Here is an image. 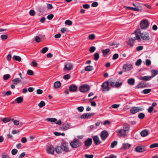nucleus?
<instances>
[{"label": "nucleus", "mask_w": 158, "mask_h": 158, "mask_svg": "<svg viewBox=\"0 0 158 158\" xmlns=\"http://www.w3.org/2000/svg\"><path fill=\"white\" fill-rule=\"evenodd\" d=\"M135 36L133 38H135V40H140V36L139 35H137L136 34V33H139L140 32V30L139 29H137L135 31Z\"/></svg>", "instance_id": "30"}, {"label": "nucleus", "mask_w": 158, "mask_h": 158, "mask_svg": "<svg viewBox=\"0 0 158 158\" xmlns=\"http://www.w3.org/2000/svg\"><path fill=\"white\" fill-rule=\"evenodd\" d=\"M101 51L103 54V56H106L107 55L108 53L110 52V50L109 48H107L105 50H102Z\"/></svg>", "instance_id": "28"}, {"label": "nucleus", "mask_w": 158, "mask_h": 158, "mask_svg": "<svg viewBox=\"0 0 158 158\" xmlns=\"http://www.w3.org/2000/svg\"><path fill=\"white\" fill-rule=\"evenodd\" d=\"M55 149L53 147H48L47 149V152L49 154H53L54 152Z\"/></svg>", "instance_id": "14"}, {"label": "nucleus", "mask_w": 158, "mask_h": 158, "mask_svg": "<svg viewBox=\"0 0 158 158\" xmlns=\"http://www.w3.org/2000/svg\"><path fill=\"white\" fill-rule=\"evenodd\" d=\"M85 157L86 158H93L94 157V155H88L85 154Z\"/></svg>", "instance_id": "62"}, {"label": "nucleus", "mask_w": 158, "mask_h": 158, "mask_svg": "<svg viewBox=\"0 0 158 158\" xmlns=\"http://www.w3.org/2000/svg\"><path fill=\"white\" fill-rule=\"evenodd\" d=\"M118 142L116 141H113L111 144V148H114L115 146L117 144Z\"/></svg>", "instance_id": "42"}, {"label": "nucleus", "mask_w": 158, "mask_h": 158, "mask_svg": "<svg viewBox=\"0 0 158 158\" xmlns=\"http://www.w3.org/2000/svg\"><path fill=\"white\" fill-rule=\"evenodd\" d=\"M65 23L67 25L70 26L72 24V22L69 20H67L65 21Z\"/></svg>", "instance_id": "50"}, {"label": "nucleus", "mask_w": 158, "mask_h": 158, "mask_svg": "<svg viewBox=\"0 0 158 158\" xmlns=\"http://www.w3.org/2000/svg\"><path fill=\"white\" fill-rule=\"evenodd\" d=\"M95 36L94 34H92L89 35L88 37V38L89 40H93L95 38Z\"/></svg>", "instance_id": "40"}, {"label": "nucleus", "mask_w": 158, "mask_h": 158, "mask_svg": "<svg viewBox=\"0 0 158 158\" xmlns=\"http://www.w3.org/2000/svg\"><path fill=\"white\" fill-rule=\"evenodd\" d=\"M140 35L142 39L144 40H148L150 39L149 34L147 32H144L141 33Z\"/></svg>", "instance_id": "9"}, {"label": "nucleus", "mask_w": 158, "mask_h": 158, "mask_svg": "<svg viewBox=\"0 0 158 158\" xmlns=\"http://www.w3.org/2000/svg\"><path fill=\"white\" fill-rule=\"evenodd\" d=\"M61 146L63 151L66 152H69V149L67 143L63 141L61 143Z\"/></svg>", "instance_id": "7"}, {"label": "nucleus", "mask_w": 158, "mask_h": 158, "mask_svg": "<svg viewBox=\"0 0 158 158\" xmlns=\"http://www.w3.org/2000/svg\"><path fill=\"white\" fill-rule=\"evenodd\" d=\"M94 59L95 60L97 61L99 58V55L98 53H95L94 55Z\"/></svg>", "instance_id": "39"}, {"label": "nucleus", "mask_w": 158, "mask_h": 158, "mask_svg": "<svg viewBox=\"0 0 158 158\" xmlns=\"http://www.w3.org/2000/svg\"><path fill=\"white\" fill-rule=\"evenodd\" d=\"M148 130L147 129L143 130L140 133V134L143 137H144L148 135Z\"/></svg>", "instance_id": "24"}, {"label": "nucleus", "mask_w": 158, "mask_h": 158, "mask_svg": "<svg viewBox=\"0 0 158 158\" xmlns=\"http://www.w3.org/2000/svg\"><path fill=\"white\" fill-rule=\"evenodd\" d=\"M93 67L92 66H88L86 67L85 68V70L86 71H89L93 70Z\"/></svg>", "instance_id": "33"}, {"label": "nucleus", "mask_w": 158, "mask_h": 158, "mask_svg": "<svg viewBox=\"0 0 158 158\" xmlns=\"http://www.w3.org/2000/svg\"><path fill=\"white\" fill-rule=\"evenodd\" d=\"M48 50V48L47 47H45L44 48L41 50V52L42 53H45Z\"/></svg>", "instance_id": "49"}, {"label": "nucleus", "mask_w": 158, "mask_h": 158, "mask_svg": "<svg viewBox=\"0 0 158 158\" xmlns=\"http://www.w3.org/2000/svg\"><path fill=\"white\" fill-rule=\"evenodd\" d=\"M29 14L31 16H34L35 15V12L33 10H31L29 12Z\"/></svg>", "instance_id": "64"}, {"label": "nucleus", "mask_w": 158, "mask_h": 158, "mask_svg": "<svg viewBox=\"0 0 158 158\" xmlns=\"http://www.w3.org/2000/svg\"><path fill=\"white\" fill-rule=\"evenodd\" d=\"M145 116V114L143 113H141L138 115V118L141 119H143Z\"/></svg>", "instance_id": "45"}, {"label": "nucleus", "mask_w": 158, "mask_h": 158, "mask_svg": "<svg viewBox=\"0 0 158 158\" xmlns=\"http://www.w3.org/2000/svg\"><path fill=\"white\" fill-rule=\"evenodd\" d=\"M141 60L140 59H139L135 62V65L137 66H139L141 64Z\"/></svg>", "instance_id": "53"}, {"label": "nucleus", "mask_w": 158, "mask_h": 158, "mask_svg": "<svg viewBox=\"0 0 158 158\" xmlns=\"http://www.w3.org/2000/svg\"><path fill=\"white\" fill-rule=\"evenodd\" d=\"M21 82V80L19 78H16L14 79L12 81V83L15 85H17Z\"/></svg>", "instance_id": "25"}, {"label": "nucleus", "mask_w": 158, "mask_h": 158, "mask_svg": "<svg viewBox=\"0 0 158 158\" xmlns=\"http://www.w3.org/2000/svg\"><path fill=\"white\" fill-rule=\"evenodd\" d=\"M13 58L15 60L18 61H20L21 60V58L20 56H18L15 55L13 56Z\"/></svg>", "instance_id": "36"}, {"label": "nucleus", "mask_w": 158, "mask_h": 158, "mask_svg": "<svg viewBox=\"0 0 158 158\" xmlns=\"http://www.w3.org/2000/svg\"><path fill=\"white\" fill-rule=\"evenodd\" d=\"M61 85V83L59 81L55 82L54 83V86L56 88H59Z\"/></svg>", "instance_id": "31"}, {"label": "nucleus", "mask_w": 158, "mask_h": 158, "mask_svg": "<svg viewBox=\"0 0 158 158\" xmlns=\"http://www.w3.org/2000/svg\"><path fill=\"white\" fill-rule=\"evenodd\" d=\"M18 152V150L16 149H14L11 151V153L12 155H15Z\"/></svg>", "instance_id": "55"}, {"label": "nucleus", "mask_w": 158, "mask_h": 158, "mask_svg": "<svg viewBox=\"0 0 158 158\" xmlns=\"http://www.w3.org/2000/svg\"><path fill=\"white\" fill-rule=\"evenodd\" d=\"M118 57V54L117 53L114 54L113 56V60H116L117 59Z\"/></svg>", "instance_id": "60"}, {"label": "nucleus", "mask_w": 158, "mask_h": 158, "mask_svg": "<svg viewBox=\"0 0 158 158\" xmlns=\"http://www.w3.org/2000/svg\"><path fill=\"white\" fill-rule=\"evenodd\" d=\"M77 89V87L75 85H72L69 87V89L71 92H74L76 91Z\"/></svg>", "instance_id": "20"}, {"label": "nucleus", "mask_w": 158, "mask_h": 158, "mask_svg": "<svg viewBox=\"0 0 158 158\" xmlns=\"http://www.w3.org/2000/svg\"><path fill=\"white\" fill-rule=\"evenodd\" d=\"M133 5L135 7L126 6L125 8H129V9L131 10L135 11H138L139 10V9L138 8L137 6H136L135 5V4L133 3Z\"/></svg>", "instance_id": "23"}, {"label": "nucleus", "mask_w": 158, "mask_h": 158, "mask_svg": "<svg viewBox=\"0 0 158 158\" xmlns=\"http://www.w3.org/2000/svg\"><path fill=\"white\" fill-rule=\"evenodd\" d=\"M123 69L125 71H130L133 68V65L132 64H126L123 65Z\"/></svg>", "instance_id": "11"}, {"label": "nucleus", "mask_w": 158, "mask_h": 158, "mask_svg": "<svg viewBox=\"0 0 158 158\" xmlns=\"http://www.w3.org/2000/svg\"><path fill=\"white\" fill-rule=\"evenodd\" d=\"M146 86L144 83L141 82L139 83L135 87L136 89H139L141 88H144Z\"/></svg>", "instance_id": "18"}, {"label": "nucleus", "mask_w": 158, "mask_h": 158, "mask_svg": "<svg viewBox=\"0 0 158 158\" xmlns=\"http://www.w3.org/2000/svg\"><path fill=\"white\" fill-rule=\"evenodd\" d=\"M92 139H87L85 141V145L86 147L89 146L92 144Z\"/></svg>", "instance_id": "16"}, {"label": "nucleus", "mask_w": 158, "mask_h": 158, "mask_svg": "<svg viewBox=\"0 0 158 158\" xmlns=\"http://www.w3.org/2000/svg\"><path fill=\"white\" fill-rule=\"evenodd\" d=\"M45 103L43 101H41L38 104V106L40 108H42L45 106Z\"/></svg>", "instance_id": "41"}, {"label": "nucleus", "mask_w": 158, "mask_h": 158, "mask_svg": "<svg viewBox=\"0 0 158 158\" xmlns=\"http://www.w3.org/2000/svg\"><path fill=\"white\" fill-rule=\"evenodd\" d=\"M152 78L150 76H145L142 77H139V79L141 80L144 81H147L149 80Z\"/></svg>", "instance_id": "17"}, {"label": "nucleus", "mask_w": 158, "mask_h": 158, "mask_svg": "<svg viewBox=\"0 0 158 158\" xmlns=\"http://www.w3.org/2000/svg\"><path fill=\"white\" fill-rule=\"evenodd\" d=\"M48 122H54L56 124L60 125L61 124V121L60 119L57 121V119L55 118H49L46 119Z\"/></svg>", "instance_id": "10"}, {"label": "nucleus", "mask_w": 158, "mask_h": 158, "mask_svg": "<svg viewBox=\"0 0 158 158\" xmlns=\"http://www.w3.org/2000/svg\"><path fill=\"white\" fill-rule=\"evenodd\" d=\"M55 135L56 136H59L60 135H62V136H64L65 134L64 133H61L60 132H55L54 133Z\"/></svg>", "instance_id": "51"}, {"label": "nucleus", "mask_w": 158, "mask_h": 158, "mask_svg": "<svg viewBox=\"0 0 158 158\" xmlns=\"http://www.w3.org/2000/svg\"><path fill=\"white\" fill-rule=\"evenodd\" d=\"M120 106L119 104H114L112 105L110 107V109L111 108L114 109H116L118 108Z\"/></svg>", "instance_id": "47"}, {"label": "nucleus", "mask_w": 158, "mask_h": 158, "mask_svg": "<svg viewBox=\"0 0 158 158\" xmlns=\"http://www.w3.org/2000/svg\"><path fill=\"white\" fill-rule=\"evenodd\" d=\"M152 76H150L152 78L156 75L158 73V71L157 70H152L151 71Z\"/></svg>", "instance_id": "32"}, {"label": "nucleus", "mask_w": 158, "mask_h": 158, "mask_svg": "<svg viewBox=\"0 0 158 158\" xmlns=\"http://www.w3.org/2000/svg\"><path fill=\"white\" fill-rule=\"evenodd\" d=\"M135 40V38L129 39L128 41V44L131 46H132L134 44V41Z\"/></svg>", "instance_id": "22"}, {"label": "nucleus", "mask_w": 158, "mask_h": 158, "mask_svg": "<svg viewBox=\"0 0 158 158\" xmlns=\"http://www.w3.org/2000/svg\"><path fill=\"white\" fill-rule=\"evenodd\" d=\"M149 26L148 22L147 19L142 20L140 23V27L141 29H145Z\"/></svg>", "instance_id": "4"}, {"label": "nucleus", "mask_w": 158, "mask_h": 158, "mask_svg": "<svg viewBox=\"0 0 158 158\" xmlns=\"http://www.w3.org/2000/svg\"><path fill=\"white\" fill-rule=\"evenodd\" d=\"M70 144L72 148H76L81 146V142L78 139H74L70 143Z\"/></svg>", "instance_id": "2"}, {"label": "nucleus", "mask_w": 158, "mask_h": 158, "mask_svg": "<svg viewBox=\"0 0 158 158\" xmlns=\"http://www.w3.org/2000/svg\"><path fill=\"white\" fill-rule=\"evenodd\" d=\"M89 86L87 84H85L80 86V91L82 93H85L88 91L90 89Z\"/></svg>", "instance_id": "3"}, {"label": "nucleus", "mask_w": 158, "mask_h": 158, "mask_svg": "<svg viewBox=\"0 0 158 158\" xmlns=\"http://www.w3.org/2000/svg\"><path fill=\"white\" fill-rule=\"evenodd\" d=\"M135 151L137 152H142L146 151V149L144 146L139 145L137 146L135 148Z\"/></svg>", "instance_id": "8"}, {"label": "nucleus", "mask_w": 158, "mask_h": 158, "mask_svg": "<svg viewBox=\"0 0 158 158\" xmlns=\"http://www.w3.org/2000/svg\"><path fill=\"white\" fill-rule=\"evenodd\" d=\"M13 122L14 124L16 126H18L19 124V123L18 120H15L14 119L12 121Z\"/></svg>", "instance_id": "56"}, {"label": "nucleus", "mask_w": 158, "mask_h": 158, "mask_svg": "<svg viewBox=\"0 0 158 158\" xmlns=\"http://www.w3.org/2000/svg\"><path fill=\"white\" fill-rule=\"evenodd\" d=\"M55 150L56 152L58 154L61 153L63 151L61 146L56 147L55 148Z\"/></svg>", "instance_id": "19"}, {"label": "nucleus", "mask_w": 158, "mask_h": 158, "mask_svg": "<svg viewBox=\"0 0 158 158\" xmlns=\"http://www.w3.org/2000/svg\"><path fill=\"white\" fill-rule=\"evenodd\" d=\"M144 110L143 107H132L130 110L131 113L134 114L137 112L141 111Z\"/></svg>", "instance_id": "6"}, {"label": "nucleus", "mask_w": 158, "mask_h": 158, "mask_svg": "<svg viewBox=\"0 0 158 158\" xmlns=\"http://www.w3.org/2000/svg\"><path fill=\"white\" fill-rule=\"evenodd\" d=\"M27 74L30 76L32 75L33 74V72L31 70H28L27 71Z\"/></svg>", "instance_id": "58"}, {"label": "nucleus", "mask_w": 158, "mask_h": 158, "mask_svg": "<svg viewBox=\"0 0 158 158\" xmlns=\"http://www.w3.org/2000/svg\"><path fill=\"white\" fill-rule=\"evenodd\" d=\"M93 139L94 143L96 145H98L101 143V141L99 140V139Z\"/></svg>", "instance_id": "37"}, {"label": "nucleus", "mask_w": 158, "mask_h": 158, "mask_svg": "<svg viewBox=\"0 0 158 158\" xmlns=\"http://www.w3.org/2000/svg\"><path fill=\"white\" fill-rule=\"evenodd\" d=\"M131 144L128 143H124L123 144L122 147L124 149L129 148L131 146Z\"/></svg>", "instance_id": "29"}, {"label": "nucleus", "mask_w": 158, "mask_h": 158, "mask_svg": "<svg viewBox=\"0 0 158 158\" xmlns=\"http://www.w3.org/2000/svg\"><path fill=\"white\" fill-rule=\"evenodd\" d=\"M157 147H158V143H153L150 146V148H153Z\"/></svg>", "instance_id": "48"}, {"label": "nucleus", "mask_w": 158, "mask_h": 158, "mask_svg": "<svg viewBox=\"0 0 158 158\" xmlns=\"http://www.w3.org/2000/svg\"><path fill=\"white\" fill-rule=\"evenodd\" d=\"M135 81L134 79L131 78L127 80V83L130 85H132L134 84Z\"/></svg>", "instance_id": "26"}, {"label": "nucleus", "mask_w": 158, "mask_h": 158, "mask_svg": "<svg viewBox=\"0 0 158 158\" xmlns=\"http://www.w3.org/2000/svg\"><path fill=\"white\" fill-rule=\"evenodd\" d=\"M122 85V82H115V85L114 87H118L121 86Z\"/></svg>", "instance_id": "44"}, {"label": "nucleus", "mask_w": 158, "mask_h": 158, "mask_svg": "<svg viewBox=\"0 0 158 158\" xmlns=\"http://www.w3.org/2000/svg\"><path fill=\"white\" fill-rule=\"evenodd\" d=\"M129 130V127H123V129L120 130L117 132V134L119 137H125L127 135Z\"/></svg>", "instance_id": "1"}, {"label": "nucleus", "mask_w": 158, "mask_h": 158, "mask_svg": "<svg viewBox=\"0 0 158 158\" xmlns=\"http://www.w3.org/2000/svg\"><path fill=\"white\" fill-rule=\"evenodd\" d=\"M23 98L21 97H19L17 98L15 100V101H16L18 103H21L23 101Z\"/></svg>", "instance_id": "34"}, {"label": "nucleus", "mask_w": 158, "mask_h": 158, "mask_svg": "<svg viewBox=\"0 0 158 158\" xmlns=\"http://www.w3.org/2000/svg\"><path fill=\"white\" fill-rule=\"evenodd\" d=\"M69 127L70 125L68 123H66L63 124L61 128L63 130H65L69 129Z\"/></svg>", "instance_id": "21"}, {"label": "nucleus", "mask_w": 158, "mask_h": 158, "mask_svg": "<svg viewBox=\"0 0 158 158\" xmlns=\"http://www.w3.org/2000/svg\"><path fill=\"white\" fill-rule=\"evenodd\" d=\"M96 48L95 47L92 46L89 48V50L91 52H94Z\"/></svg>", "instance_id": "54"}, {"label": "nucleus", "mask_w": 158, "mask_h": 158, "mask_svg": "<svg viewBox=\"0 0 158 158\" xmlns=\"http://www.w3.org/2000/svg\"><path fill=\"white\" fill-rule=\"evenodd\" d=\"M11 94V91H8L6 92H3L2 94V95L3 96H9Z\"/></svg>", "instance_id": "43"}, {"label": "nucleus", "mask_w": 158, "mask_h": 158, "mask_svg": "<svg viewBox=\"0 0 158 158\" xmlns=\"http://www.w3.org/2000/svg\"><path fill=\"white\" fill-rule=\"evenodd\" d=\"M73 65L69 63H66L64 67V69H66L68 71H70L73 69Z\"/></svg>", "instance_id": "13"}, {"label": "nucleus", "mask_w": 158, "mask_h": 158, "mask_svg": "<svg viewBox=\"0 0 158 158\" xmlns=\"http://www.w3.org/2000/svg\"><path fill=\"white\" fill-rule=\"evenodd\" d=\"M84 109V107L83 106H80L77 108V110L80 112H82Z\"/></svg>", "instance_id": "61"}, {"label": "nucleus", "mask_w": 158, "mask_h": 158, "mask_svg": "<svg viewBox=\"0 0 158 158\" xmlns=\"http://www.w3.org/2000/svg\"><path fill=\"white\" fill-rule=\"evenodd\" d=\"M94 114V113H84L82 115L80 118L82 119H86L90 118Z\"/></svg>", "instance_id": "12"}, {"label": "nucleus", "mask_w": 158, "mask_h": 158, "mask_svg": "<svg viewBox=\"0 0 158 158\" xmlns=\"http://www.w3.org/2000/svg\"><path fill=\"white\" fill-rule=\"evenodd\" d=\"M108 135L107 132L105 130L103 131L100 134L101 138H106Z\"/></svg>", "instance_id": "15"}, {"label": "nucleus", "mask_w": 158, "mask_h": 158, "mask_svg": "<svg viewBox=\"0 0 158 158\" xmlns=\"http://www.w3.org/2000/svg\"><path fill=\"white\" fill-rule=\"evenodd\" d=\"M109 82L107 81L104 82L102 85V89L104 92H106L109 91L110 89L109 86Z\"/></svg>", "instance_id": "5"}, {"label": "nucleus", "mask_w": 158, "mask_h": 158, "mask_svg": "<svg viewBox=\"0 0 158 158\" xmlns=\"http://www.w3.org/2000/svg\"><path fill=\"white\" fill-rule=\"evenodd\" d=\"M145 63L147 65L149 66L150 64L151 63V61L150 60L148 59H147L146 60Z\"/></svg>", "instance_id": "63"}, {"label": "nucleus", "mask_w": 158, "mask_h": 158, "mask_svg": "<svg viewBox=\"0 0 158 158\" xmlns=\"http://www.w3.org/2000/svg\"><path fill=\"white\" fill-rule=\"evenodd\" d=\"M67 28H63L60 30V32L63 33H65L67 31Z\"/></svg>", "instance_id": "57"}, {"label": "nucleus", "mask_w": 158, "mask_h": 158, "mask_svg": "<svg viewBox=\"0 0 158 158\" xmlns=\"http://www.w3.org/2000/svg\"><path fill=\"white\" fill-rule=\"evenodd\" d=\"M53 17H54V15L52 14H51L48 15L47 16V18L48 19L51 20L53 18Z\"/></svg>", "instance_id": "59"}, {"label": "nucleus", "mask_w": 158, "mask_h": 158, "mask_svg": "<svg viewBox=\"0 0 158 158\" xmlns=\"http://www.w3.org/2000/svg\"><path fill=\"white\" fill-rule=\"evenodd\" d=\"M0 37L2 40H4L7 38L8 36L6 35H2Z\"/></svg>", "instance_id": "46"}, {"label": "nucleus", "mask_w": 158, "mask_h": 158, "mask_svg": "<svg viewBox=\"0 0 158 158\" xmlns=\"http://www.w3.org/2000/svg\"><path fill=\"white\" fill-rule=\"evenodd\" d=\"M151 89H145L142 91V93L144 94H147L150 93L151 92Z\"/></svg>", "instance_id": "38"}, {"label": "nucleus", "mask_w": 158, "mask_h": 158, "mask_svg": "<svg viewBox=\"0 0 158 158\" xmlns=\"http://www.w3.org/2000/svg\"><path fill=\"white\" fill-rule=\"evenodd\" d=\"M108 81L109 82V84H110V85L112 87H114L115 85V83L114 81L112 80V79H110L107 81Z\"/></svg>", "instance_id": "35"}, {"label": "nucleus", "mask_w": 158, "mask_h": 158, "mask_svg": "<svg viewBox=\"0 0 158 158\" xmlns=\"http://www.w3.org/2000/svg\"><path fill=\"white\" fill-rule=\"evenodd\" d=\"M13 120L14 118H2L1 119L2 121L4 123H7L11 121H13Z\"/></svg>", "instance_id": "27"}, {"label": "nucleus", "mask_w": 158, "mask_h": 158, "mask_svg": "<svg viewBox=\"0 0 158 158\" xmlns=\"http://www.w3.org/2000/svg\"><path fill=\"white\" fill-rule=\"evenodd\" d=\"M10 77V76L9 74H7L4 75L3 79L4 80H7Z\"/></svg>", "instance_id": "52"}]
</instances>
